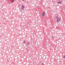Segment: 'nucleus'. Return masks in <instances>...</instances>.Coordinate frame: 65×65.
I'll return each instance as SVG.
<instances>
[{
	"mask_svg": "<svg viewBox=\"0 0 65 65\" xmlns=\"http://www.w3.org/2000/svg\"><path fill=\"white\" fill-rule=\"evenodd\" d=\"M45 14V12L44 11H43L42 12V17H44V16Z\"/></svg>",
	"mask_w": 65,
	"mask_h": 65,
	"instance_id": "f257e3e1",
	"label": "nucleus"
},
{
	"mask_svg": "<svg viewBox=\"0 0 65 65\" xmlns=\"http://www.w3.org/2000/svg\"><path fill=\"white\" fill-rule=\"evenodd\" d=\"M22 10L24 9V6L23 5H22Z\"/></svg>",
	"mask_w": 65,
	"mask_h": 65,
	"instance_id": "f03ea898",
	"label": "nucleus"
},
{
	"mask_svg": "<svg viewBox=\"0 0 65 65\" xmlns=\"http://www.w3.org/2000/svg\"><path fill=\"white\" fill-rule=\"evenodd\" d=\"M60 21V19L58 18L57 20V22H59V21Z\"/></svg>",
	"mask_w": 65,
	"mask_h": 65,
	"instance_id": "7ed1b4c3",
	"label": "nucleus"
},
{
	"mask_svg": "<svg viewBox=\"0 0 65 65\" xmlns=\"http://www.w3.org/2000/svg\"><path fill=\"white\" fill-rule=\"evenodd\" d=\"M57 3L58 4H59V3H60V4H62V2H58Z\"/></svg>",
	"mask_w": 65,
	"mask_h": 65,
	"instance_id": "20e7f679",
	"label": "nucleus"
},
{
	"mask_svg": "<svg viewBox=\"0 0 65 65\" xmlns=\"http://www.w3.org/2000/svg\"><path fill=\"white\" fill-rule=\"evenodd\" d=\"M11 3L13 2H14V0H11Z\"/></svg>",
	"mask_w": 65,
	"mask_h": 65,
	"instance_id": "39448f33",
	"label": "nucleus"
},
{
	"mask_svg": "<svg viewBox=\"0 0 65 65\" xmlns=\"http://www.w3.org/2000/svg\"><path fill=\"white\" fill-rule=\"evenodd\" d=\"M24 43H25L26 42H25V41H24Z\"/></svg>",
	"mask_w": 65,
	"mask_h": 65,
	"instance_id": "423d86ee",
	"label": "nucleus"
},
{
	"mask_svg": "<svg viewBox=\"0 0 65 65\" xmlns=\"http://www.w3.org/2000/svg\"><path fill=\"white\" fill-rule=\"evenodd\" d=\"M40 1L41 2H42V0H40Z\"/></svg>",
	"mask_w": 65,
	"mask_h": 65,
	"instance_id": "0eeeda50",
	"label": "nucleus"
},
{
	"mask_svg": "<svg viewBox=\"0 0 65 65\" xmlns=\"http://www.w3.org/2000/svg\"><path fill=\"white\" fill-rule=\"evenodd\" d=\"M29 42H27V44H28V45H29Z\"/></svg>",
	"mask_w": 65,
	"mask_h": 65,
	"instance_id": "6e6552de",
	"label": "nucleus"
},
{
	"mask_svg": "<svg viewBox=\"0 0 65 65\" xmlns=\"http://www.w3.org/2000/svg\"><path fill=\"white\" fill-rule=\"evenodd\" d=\"M56 19H57V17H56Z\"/></svg>",
	"mask_w": 65,
	"mask_h": 65,
	"instance_id": "1a4fd4ad",
	"label": "nucleus"
},
{
	"mask_svg": "<svg viewBox=\"0 0 65 65\" xmlns=\"http://www.w3.org/2000/svg\"><path fill=\"white\" fill-rule=\"evenodd\" d=\"M64 58H65V56H64Z\"/></svg>",
	"mask_w": 65,
	"mask_h": 65,
	"instance_id": "9d476101",
	"label": "nucleus"
},
{
	"mask_svg": "<svg viewBox=\"0 0 65 65\" xmlns=\"http://www.w3.org/2000/svg\"><path fill=\"white\" fill-rule=\"evenodd\" d=\"M42 65H44V64H43V63H42Z\"/></svg>",
	"mask_w": 65,
	"mask_h": 65,
	"instance_id": "9b49d317",
	"label": "nucleus"
},
{
	"mask_svg": "<svg viewBox=\"0 0 65 65\" xmlns=\"http://www.w3.org/2000/svg\"><path fill=\"white\" fill-rule=\"evenodd\" d=\"M22 0V1H25V0Z\"/></svg>",
	"mask_w": 65,
	"mask_h": 65,
	"instance_id": "f8f14e48",
	"label": "nucleus"
},
{
	"mask_svg": "<svg viewBox=\"0 0 65 65\" xmlns=\"http://www.w3.org/2000/svg\"><path fill=\"white\" fill-rule=\"evenodd\" d=\"M57 18H58V17H57Z\"/></svg>",
	"mask_w": 65,
	"mask_h": 65,
	"instance_id": "ddd939ff",
	"label": "nucleus"
}]
</instances>
